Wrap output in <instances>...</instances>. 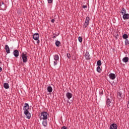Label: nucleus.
<instances>
[{"instance_id":"nucleus-17","label":"nucleus","mask_w":129,"mask_h":129,"mask_svg":"<svg viewBox=\"0 0 129 129\" xmlns=\"http://www.w3.org/2000/svg\"><path fill=\"white\" fill-rule=\"evenodd\" d=\"M4 87L5 89H9V88H10V85L8 83H5L4 84Z\"/></svg>"},{"instance_id":"nucleus-37","label":"nucleus","mask_w":129,"mask_h":129,"mask_svg":"<svg viewBox=\"0 0 129 129\" xmlns=\"http://www.w3.org/2000/svg\"><path fill=\"white\" fill-rule=\"evenodd\" d=\"M40 43V40H39V39H38L37 40V44H39Z\"/></svg>"},{"instance_id":"nucleus-23","label":"nucleus","mask_w":129,"mask_h":129,"mask_svg":"<svg viewBox=\"0 0 129 129\" xmlns=\"http://www.w3.org/2000/svg\"><path fill=\"white\" fill-rule=\"evenodd\" d=\"M102 64V63H101V60H99L97 61V66H99V67L101 66Z\"/></svg>"},{"instance_id":"nucleus-36","label":"nucleus","mask_w":129,"mask_h":129,"mask_svg":"<svg viewBox=\"0 0 129 129\" xmlns=\"http://www.w3.org/2000/svg\"><path fill=\"white\" fill-rule=\"evenodd\" d=\"M57 37V35H54L53 37H52V38H53V39H55V38H56Z\"/></svg>"},{"instance_id":"nucleus-25","label":"nucleus","mask_w":129,"mask_h":129,"mask_svg":"<svg viewBox=\"0 0 129 129\" xmlns=\"http://www.w3.org/2000/svg\"><path fill=\"white\" fill-rule=\"evenodd\" d=\"M89 25V23H88L87 22H85L84 25H83V28L84 29H86L87 28V26Z\"/></svg>"},{"instance_id":"nucleus-32","label":"nucleus","mask_w":129,"mask_h":129,"mask_svg":"<svg viewBox=\"0 0 129 129\" xmlns=\"http://www.w3.org/2000/svg\"><path fill=\"white\" fill-rule=\"evenodd\" d=\"M82 8H83V9H87V6H86V5H83V6H82Z\"/></svg>"},{"instance_id":"nucleus-34","label":"nucleus","mask_w":129,"mask_h":129,"mask_svg":"<svg viewBox=\"0 0 129 129\" xmlns=\"http://www.w3.org/2000/svg\"><path fill=\"white\" fill-rule=\"evenodd\" d=\"M51 23H55V19H52L51 21Z\"/></svg>"},{"instance_id":"nucleus-9","label":"nucleus","mask_w":129,"mask_h":129,"mask_svg":"<svg viewBox=\"0 0 129 129\" xmlns=\"http://www.w3.org/2000/svg\"><path fill=\"white\" fill-rule=\"evenodd\" d=\"M109 77L110 79L114 80V79H115V74L111 73L109 75Z\"/></svg>"},{"instance_id":"nucleus-22","label":"nucleus","mask_w":129,"mask_h":129,"mask_svg":"<svg viewBox=\"0 0 129 129\" xmlns=\"http://www.w3.org/2000/svg\"><path fill=\"white\" fill-rule=\"evenodd\" d=\"M122 38L123 39H124L125 40H126V39H127V38H128V35H127V34H124L122 35Z\"/></svg>"},{"instance_id":"nucleus-2","label":"nucleus","mask_w":129,"mask_h":129,"mask_svg":"<svg viewBox=\"0 0 129 129\" xmlns=\"http://www.w3.org/2000/svg\"><path fill=\"white\" fill-rule=\"evenodd\" d=\"M48 112L46 111H43L41 113V116H40V119H43V120H45L46 119H48Z\"/></svg>"},{"instance_id":"nucleus-6","label":"nucleus","mask_w":129,"mask_h":129,"mask_svg":"<svg viewBox=\"0 0 129 129\" xmlns=\"http://www.w3.org/2000/svg\"><path fill=\"white\" fill-rule=\"evenodd\" d=\"M106 105L108 107V108L111 106V100L109 99V98L107 97V99L106 100Z\"/></svg>"},{"instance_id":"nucleus-28","label":"nucleus","mask_w":129,"mask_h":129,"mask_svg":"<svg viewBox=\"0 0 129 129\" xmlns=\"http://www.w3.org/2000/svg\"><path fill=\"white\" fill-rule=\"evenodd\" d=\"M82 40H83L82 37L80 36L78 37V40H79V42H80V43H82Z\"/></svg>"},{"instance_id":"nucleus-26","label":"nucleus","mask_w":129,"mask_h":129,"mask_svg":"<svg viewBox=\"0 0 129 129\" xmlns=\"http://www.w3.org/2000/svg\"><path fill=\"white\" fill-rule=\"evenodd\" d=\"M97 72L99 73H100V72H101V69L100 68V67L98 66L97 68Z\"/></svg>"},{"instance_id":"nucleus-33","label":"nucleus","mask_w":129,"mask_h":129,"mask_svg":"<svg viewBox=\"0 0 129 129\" xmlns=\"http://www.w3.org/2000/svg\"><path fill=\"white\" fill-rule=\"evenodd\" d=\"M61 129H67V127L66 126H63L61 128Z\"/></svg>"},{"instance_id":"nucleus-7","label":"nucleus","mask_w":129,"mask_h":129,"mask_svg":"<svg viewBox=\"0 0 129 129\" xmlns=\"http://www.w3.org/2000/svg\"><path fill=\"white\" fill-rule=\"evenodd\" d=\"M39 38H40V34H39V33H34L33 35V38L35 41H38V40H39Z\"/></svg>"},{"instance_id":"nucleus-20","label":"nucleus","mask_w":129,"mask_h":129,"mask_svg":"<svg viewBox=\"0 0 129 129\" xmlns=\"http://www.w3.org/2000/svg\"><path fill=\"white\" fill-rule=\"evenodd\" d=\"M60 44H61V42H60L58 40H56L55 46L56 47H60Z\"/></svg>"},{"instance_id":"nucleus-24","label":"nucleus","mask_w":129,"mask_h":129,"mask_svg":"<svg viewBox=\"0 0 129 129\" xmlns=\"http://www.w3.org/2000/svg\"><path fill=\"white\" fill-rule=\"evenodd\" d=\"M89 21H90V18H89V17L87 16L86 18L85 22L89 24Z\"/></svg>"},{"instance_id":"nucleus-1","label":"nucleus","mask_w":129,"mask_h":129,"mask_svg":"<svg viewBox=\"0 0 129 129\" xmlns=\"http://www.w3.org/2000/svg\"><path fill=\"white\" fill-rule=\"evenodd\" d=\"M29 109H30V105L28 103H25L23 107L24 113L26 115L27 118L30 119L31 118V113L29 112Z\"/></svg>"},{"instance_id":"nucleus-3","label":"nucleus","mask_w":129,"mask_h":129,"mask_svg":"<svg viewBox=\"0 0 129 129\" xmlns=\"http://www.w3.org/2000/svg\"><path fill=\"white\" fill-rule=\"evenodd\" d=\"M22 58L23 63H27L28 62V56H27V52L22 53Z\"/></svg>"},{"instance_id":"nucleus-31","label":"nucleus","mask_w":129,"mask_h":129,"mask_svg":"<svg viewBox=\"0 0 129 129\" xmlns=\"http://www.w3.org/2000/svg\"><path fill=\"white\" fill-rule=\"evenodd\" d=\"M48 4H52L53 3V0H47Z\"/></svg>"},{"instance_id":"nucleus-13","label":"nucleus","mask_w":129,"mask_h":129,"mask_svg":"<svg viewBox=\"0 0 129 129\" xmlns=\"http://www.w3.org/2000/svg\"><path fill=\"white\" fill-rule=\"evenodd\" d=\"M13 54L15 57H19V50L16 49L13 51Z\"/></svg>"},{"instance_id":"nucleus-38","label":"nucleus","mask_w":129,"mask_h":129,"mask_svg":"<svg viewBox=\"0 0 129 129\" xmlns=\"http://www.w3.org/2000/svg\"><path fill=\"white\" fill-rule=\"evenodd\" d=\"M56 36H59V33H58L57 34H56Z\"/></svg>"},{"instance_id":"nucleus-4","label":"nucleus","mask_w":129,"mask_h":129,"mask_svg":"<svg viewBox=\"0 0 129 129\" xmlns=\"http://www.w3.org/2000/svg\"><path fill=\"white\" fill-rule=\"evenodd\" d=\"M6 9H7V4H5V2L3 1H0V10L6 11Z\"/></svg>"},{"instance_id":"nucleus-27","label":"nucleus","mask_w":129,"mask_h":129,"mask_svg":"<svg viewBox=\"0 0 129 129\" xmlns=\"http://www.w3.org/2000/svg\"><path fill=\"white\" fill-rule=\"evenodd\" d=\"M125 45H126V46H128V45H129V41L127 39L125 40Z\"/></svg>"},{"instance_id":"nucleus-14","label":"nucleus","mask_w":129,"mask_h":129,"mask_svg":"<svg viewBox=\"0 0 129 129\" xmlns=\"http://www.w3.org/2000/svg\"><path fill=\"white\" fill-rule=\"evenodd\" d=\"M122 18L123 20H128L129 19V14H125L123 15Z\"/></svg>"},{"instance_id":"nucleus-12","label":"nucleus","mask_w":129,"mask_h":129,"mask_svg":"<svg viewBox=\"0 0 129 129\" xmlns=\"http://www.w3.org/2000/svg\"><path fill=\"white\" fill-rule=\"evenodd\" d=\"M66 95L68 99H70V98H72V93L70 92H67Z\"/></svg>"},{"instance_id":"nucleus-29","label":"nucleus","mask_w":129,"mask_h":129,"mask_svg":"<svg viewBox=\"0 0 129 129\" xmlns=\"http://www.w3.org/2000/svg\"><path fill=\"white\" fill-rule=\"evenodd\" d=\"M99 94L100 95H102V94H103V90H102V89L100 90Z\"/></svg>"},{"instance_id":"nucleus-16","label":"nucleus","mask_w":129,"mask_h":129,"mask_svg":"<svg viewBox=\"0 0 129 129\" xmlns=\"http://www.w3.org/2000/svg\"><path fill=\"white\" fill-rule=\"evenodd\" d=\"M85 56L87 60H90V54L89 52H86Z\"/></svg>"},{"instance_id":"nucleus-5","label":"nucleus","mask_w":129,"mask_h":129,"mask_svg":"<svg viewBox=\"0 0 129 129\" xmlns=\"http://www.w3.org/2000/svg\"><path fill=\"white\" fill-rule=\"evenodd\" d=\"M53 58L54 60L53 65L54 66H56L58 64V61H59V55L55 54L53 56Z\"/></svg>"},{"instance_id":"nucleus-18","label":"nucleus","mask_w":129,"mask_h":129,"mask_svg":"<svg viewBox=\"0 0 129 129\" xmlns=\"http://www.w3.org/2000/svg\"><path fill=\"white\" fill-rule=\"evenodd\" d=\"M47 91L48 92H49V93H51L53 91V88H52V87L48 86L47 87Z\"/></svg>"},{"instance_id":"nucleus-21","label":"nucleus","mask_w":129,"mask_h":129,"mask_svg":"<svg viewBox=\"0 0 129 129\" xmlns=\"http://www.w3.org/2000/svg\"><path fill=\"white\" fill-rule=\"evenodd\" d=\"M47 120H44L42 121V125H43V126H47Z\"/></svg>"},{"instance_id":"nucleus-15","label":"nucleus","mask_w":129,"mask_h":129,"mask_svg":"<svg viewBox=\"0 0 129 129\" xmlns=\"http://www.w3.org/2000/svg\"><path fill=\"white\" fill-rule=\"evenodd\" d=\"M120 14H122V16L126 14V10H125V9H124V8H122Z\"/></svg>"},{"instance_id":"nucleus-30","label":"nucleus","mask_w":129,"mask_h":129,"mask_svg":"<svg viewBox=\"0 0 129 129\" xmlns=\"http://www.w3.org/2000/svg\"><path fill=\"white\" fill-rule=\"evenodd\" d=\"M67 57L68 58V59H70V58H71V55L70 53H67Z\"/></svg>"},{"instance_id":"nucleus-19","label":"nucleus","mask_w":129,"mask_h":129,"mask_svg":"<svg viewBox=\"0 0 129 129\" xmlns=\"http://www.w3.org/2000/svg\"><path fill=\"white\" fill-rule=\"evenodd\" d=\"M122 61L125 63H127V62H128V58L127 57H125L122 59Z\"/></svg>"},{"instance_id":"nucleus-8","label":"nucleus","mask_w":129,"mask_h":129,"mask_svg":"<svg viewBox=\"0 0 129 129\" xmlns=\"http://www.w3.org/2000/svg\"><path fill=\"white\" fill-rule=\"evenodd\" d=\"M5 49L6 51V53L7 54H10V53H11V50L10 49V47H9V45L7 44L5 45Z\"/></svg>"},{"instance_id":"nucleus-35","label":"nucleus","mask_w":129,"mask_h":129,"mask_svg":"<svg viewBox=\"0 0 129 129\" xmlns=\"http://www.w3.org/2000/svg\"><path fill=\"white\" fill-rule=\"evenodd\" d=\"M53 36H57V33H53Z\"/></svg>"},{"instance_id":"nucleus-11","label":"nucleus","mask_w":129,"mask_h":129,"mask_svg":"<svg viewBox=\"0 0 129 129\" xmlns=\"http://www.w3.org/2000/svg\"><path fill=\"white\" fill-rule=\"evenodd\" d=\"M110 129H117V125L115 123H113L110 126Z\"/></svg>"},{"instance_id":"nucleus-10","label":"nucleus","mask_w":129,"mask_h":129,"mask_svg":"<svg viewBox=\"0 0 129 129\" xmlns=\"http://www.w3.org/2000/svg\"><path fill=\"white\" fill-rule=\"evenodd\" d=\"M117 96L119 99L122 98V93L121 92H118L117 93Z\"/></svg>"}]
</instances>
